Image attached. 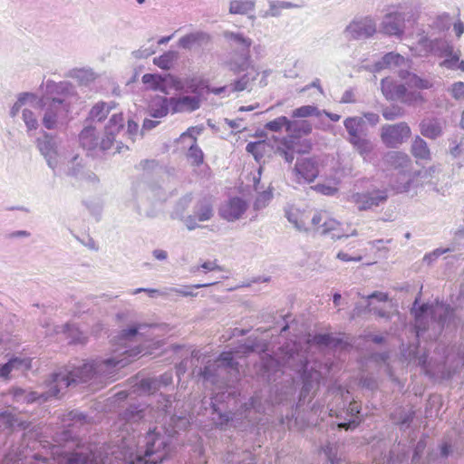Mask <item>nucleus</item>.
<instances>
[{
    "instance_id": "f257e3e1",
    "label": "nucleus",
    "mask_w": 464,
    "mask_h": 464,
    "mask_svg": "<svg viewBox=\"0 0 464 464\" xmlns=\"http://www.w3.org/2000/svg\"><path fill=\"white\" fill-rule=\"evenodd\" d=\"M152 324H138L122 329L113 341L123 346L124 350L120 357L93 361L95 382H112L117 380L119 371L130 362V357H135L141 353L140 346L131 347V344L143 342Z\"/></svg>"
},
{
    "instance_id": "f03ea898",
    "label": "nucleus",
    "mask_w": 464,
    "mask_h": 464,
    "mask_svg": "<svg viewBox=\"0 0 464 464\" xmlns=\"http://www.w3.org/2000/svg\"><path fill=\"white\" fill-rule=\"evenodd\" d=\"M47 89L56 96L44 102L43 125L47 130H56L66 123L72 108L79 101L74 86L67 82H47Z\"/></svg>"
},
{
    "instance_id": "7ed1b4c3",
    "label": "nucleus",
    "mask_w": 464,
    "mask_h": 464,
    "mask_svg": "<svg viewBox=\"0 0 464 464\" xmlns=\"http://www.w3.org/2000/svg\"><path fill=\"white\" fill-rule=\"evenodd\" d=\"M171 401L169 396H161L159 401L157 410L150 406L130 405L123 412L120 414L121 420L126 423H136L140 420L151 421L155 420L156 422H167V418L169 417V426H171L170 432H176L178 430L183 429L188 423V420L184 417H176L170 415Z\"/></svg>"
},
{
    "instance_id": "20e7f679",
    "label": "nucleus",
    "mask_w": 464,
    "mask_h": 464,
    "mask_svg": "<svg viewBox=\"0 0 464 464\" xmlns=\"http://www.w3.org/2000/svg\"><path fill=\"white\" fill-rule=\"evenodd\" d=\"M53 440L56 444L51 448L53 458L61 457V461L66 464H102L92 450L79 446L71 430L56 433Z\"/></svg>"
},
{
    "instance_id": "39448f33",
    "label": "nucleus",
    "mask_w": 464,
    "mask_h": 464,
    "mask_svg": "<svg viewBox=\"0 0 464 464\" xmlns=\"http://www.w3.org/2000/svg\"><path fill=\"white\" fill-rule=\"evenodd\" d=\"M157 429H150L144 437L145 450L130 452L123 464H158L163 461L167 456L165 450L169 439L161 435Z\"/></svg>"
},
{
    "instance_id": "423d86ee",
    "label": "nucleus",
    "mask_w": 464,
    "mask_h": 464,
    "mask_svg": "<svg viewBox=\"0 0 464 464\" xmlns=\"http://www.w3.org/2000/svg\"><path fill=\"white\" fill-rule=\"evenodd\" d=\"M52 377L53 382L57 388H60V392L72 384L83 383L92 380L95 382L93 361L70 365L63 372L52 374Z\"/></svg>"
},
{
    "instance_id": "0eeeda50",
    "label": "nucleus",
    "mask_w": 464,
    "mask_h": 464,
    "mask_svg": "<svg viewBox=\"0 0 464 464\" xmlns=\"http://www.w3.org/2000/svg\"><path fill=\"white\" fill-rule=\"evenodd\" d=\"M237 362H235L231 352H223L214 362H208L199 374L205 382L213 385L225 383L224 374L228 372H238Z\"/></svg>"
},
{
    "instance_id": "6e6552de",
    "label": "nucleus",
    "mask_w": 464,
    "mask_h": 464,
    "mask_svg": "<svg viewBox=\"0 0 464 464\" xmlns=\"http://www.w3.org/2000/svg\"><path fill=\"white\" fill-rule=\"evenodd\" d=\"M419 44L435 56L443 58L439 63L440 67L448 70H456L461 53L459 50H456L450 42L441 38L431 40L427 36H422L419 40Z\"/></svg>"
},
{
    "instance_id": "1a4fd4ad",
    "label": "nucleus",
    "mask_w": 464,
    "mask_h": 464,
    "mask_svg": "<svg viewBox=\"0 0 464 464\" xmlns=\"http://www.w3.org/2000/svg\"><path fill=\"white\" fill-rule=\"evenodd\" d=\"M208 90V82L198 84V90L195 92L189 89L187 93L191 95H182L179 97H170L171 112L182 113L192 112L198 110L204 99V91Z\"/></svg>"
},
{
    "instance_id": "9d476101",
    "label": "nucleus",
    "mask_w": 464,
    "mask_h": 464,
    "mask_svg": "<svg viewBox=\"0 0 464 464\" xmlns=\"http://www.w3.org/2000/svg\"><path fill=\"white\" fill-rule=\"evenodd\" d=\"M311 218V224L321 234H332L333 239H341L350 236H356L357 231L353 229L350 234H344L340 229V224L335 219L329 218L325 211H314Z\"/></svg>"
},
{
    "instance_id": "9b49d317",
    "label": "nucleus",
    "mask_w": 464,
    "mask_h": 464,
    "mask_svg": "<svg viewBox=\"0 0 464 464\" xmlns=\"http://www.w3.org/2000/svg\"><path fill=\"white\" fill-rule=\"evenodd\" d=\"M411 136V128L406 122L386 124L382 127L381 139L388 148H398Z\"/></svg>"
},
{
    "instance_id": "f8f14e48",
    "label": "nucleus",
    "mask_w": 464,
    "mask_h": 464,
    "mask_svg": "<svg viewBox=\"0 0 464 464\" xmlns=\"http://www.w3.org/2000/svg\"><path fill=\"white\" fill-rule=\"evenodd\" d=\"M376 31V21L370 15L354 18L345 29L348 36L354 40L370 38Z\"/></svg>"
},
{
    "instance_id": "ddd939ff",
    "label": "nucleus",
    "mask_w": 464,
    "mask_h": 464,
    "mask_svg": "<svg viewBox=\"0 0 464 464\" xmlns=\"http://www.w3.org/2000/svg\"><path fill=\"white\" fill-rule=\"evenodd\" d=\"M386 161L390 163L395 169H402L400 174L401 182L393 185L394 189L398 193L406 192L411 187V176L407 173L404 169L410 164V158L407 154L400 151H391L386 155Z\"/></svg>"
},
{
    "instance_id": "4468645a",
    "label": "nucleus",
    "mask_w": 464,
    "mask_h": 464,
    "mask_svg": "<svg viewBox=\"0 0 464 464\" xmlns=\"http://www.w3.org/2000/svg\"><path fill=\"white\" fill-rule=\"evenodd\" d=\"M48 391L44 392H26L23 389L17 388L14 390L13 395L16 401H25L32 403L34 401L44 402L51 398L59 396L60 388H57L55 383L53 382V377L47 381Z\"/></svg>"
},
{
    "instance_id": "2eb2a0df",
    "label": "nucleus",
    "mask_w": 464,
    "mask_h": 464,
    "mask_svg": "<svg viewBox=\"0 0 464 464\" xmlns=\"http://www.w3.org/2000/svg\"><path fill=\"white\" fill-rule=\"evenodd\" d=\"M214 215L213 205L209 198L199 199L193 208V214L184 218V223L188 230L198 227V221L204 222L212 218Z\"/></svg>"
},
{
    "instance_id": "dca6fc26",
    "label": "nucleus",
    "mask_w": 464,
    "mask_h": 464,
    "mask_svg": "<svg viewBox=\"0 0 464 464\" xmlns=\"http://www.w3.org/2000/svg\"><path fill=\"white\" fill-rule=\"evenodd\" d=\"M387 199V191L378 189L365 193H353L350 200L357 206L359 210H368L385 203Z\"/></svg>"
},
{
    "instance_id": "f3484780",
    "label": "nucleus",
    "mask_w": 464,
    "mask_h": 464,
    "mask_svg": "<svg viewBox=\"0 0 464 464\" xmlns=\"http://www.w3.org/2000/svg\"><path fill=\"white\" fill-rule=\"evenodd\" d=\"M37 147L48 166L54 170L58 166V151L54 137L44 132L42 138L37 139Z\"/></svg>"
},
{
    "instance_id": "a211bd4d",
    "label": "nucleus",
    "mask_w": 464,
    "mask_h": 464,
    "mask_svg": "<svg viewBox=\"0 0 464 464\" xmlns=\"http://www.w3.org/2000/svg\"><path fill=\"white\" fill-rule=\"evenodd\" d=\"M123 125L124 119L121 113H115L110 118L101 140V150L106 151L112 147L116 133L123 128Z\"/></svg>"
},
{
    "instance_id": "6ab92c4d",
    "label": "nucleus",
    "mask_w": 464,
    "mask_h": 464,
    "mask_svg": "<svg viewBox=\"0 0 464 464\" xmlns=\"http://www.w3.org/2000/svg\"><path fill=\"white\" fill-rule=\"evenodd\" d=\"M247 204L240 198H232L224 203L219 208V215L228 222L239 219L246 212Z\"/></svg>"
},
{
    "instance_id": "aec40b11",
    "label": "nucleus",
    "mask_w": 464,
    "mask_h": 464,
    "mask_svg": "<svg viewBox=\"0 0 464 464\" xmlns=\"http://www.w3.org/2000/svg\"><path fill=\"white\" fill-rule=\"evenodd\" d=\"M404 16L401 13L387 14L381 24V31L388 35L401 36L403 34Z\"/></svg>"
},
{
    "instance_id": "412c9836",
    "label": "nucleus",
    "mask_w": 464,
    "mask_h": 464,
    "mask_svg": "<svg viewBox=\"0 0 464 464\" xmlns=\"http://www.w3.org/2000/svg\"><path fill=\"white\" fill-rule=\"evenodd\" d=\"M211 42L209 34L203 31H195L180 37L178 44L185 50H192L201 48L208 45Z\"/></svg>"
},
{
    "instance_id": "4be33fe9",
    "label": "nucleus",
    "mask_w": 464,
    "mask_h": 464,
    "mask_svg": "<svg viewBox=\"0 0 464 464\" xmlns=\"http://www.w3.org/2000/svg\"><path fill=\"white\" fill-rule=\"evenodd\" d=\"M412 60L409 58H405L397 53H388L382 56V58L376 62L373 65L375 72H380L385 68H399V67H407L411 68Z\"/></svg>"
},
{
    "instance_id": "5701e85b",
    "label": "nucleus",
    "mask_w": 464,
    "mask_h": 464,
    "mask_svg": "<svg viewBox=\"0 0 464 464\" xmlns=\"http://www.w3.org/2000/svg\"><path fill=\"white\" fill-rule=\"evenodd\" d=\"M167 86L169 85L177 92H188L189 89L195 92L198 88V84L207 82L200 76H188L186 78H179L170 74L166 75Z\"/></svg>"
},
{
    "instance_id": "b1692460",
    "label": "nucleus",
    "mask_w": 464,
    "mask_h": 464,
    "mask_svg": "<svg viewBox=\"0 0 464 464\" xmlns=\"http://www.w3.org/2000/svg\"><path fill=\"white\" fill-rule=\"evenodd\" d=\"M67 175L80 181L97 183L98 177L91 170L86 169L78 156L72 158L67 171Z\"/></svg>"
},
{
    "instance_id": "393cba45",
    "label": "nucleus",
    "mask_w": 464,
    "mask_h": 464,
    "mask_svg": "<svg viewBox=\"0 0 464 464\" xmlns=\"http://www.w3.org/2000/svg\"><path fill=\"white\" fill-rule=\"evenodd\" d=\"M381 90L387 100L401 101L403 95L406 94V86L397 83L390 78H384L381 82Z\"/></svg>"
},
{
    "instance_id": "a878e982",
    "label": "nucleus",
    "mask_w": 464,
    "mask_h": 464,
    "mask_svg": "<svg viewBox=\"0 0 464 464\" xmlns=\"http://www.w3.org/2000/svg\"><path fill=\"white\" fill-rule=\"evenodd\" d=\"M303 379V387L300 392V401H304L305 398L310 394L311 392L314 391L319 383L321 379L320 372L316 370H308L305 368L302 374Z\"/></svg>"
},
{
    "instance_id": "bb28decb",
    "label": "nucleus",
    "mask_w": 464,
    "mask_h": 464,
    "mask_svg": "<svg viewBox=\"0 0 464 464\" xmlns=\"http://www.w3.org/2000/svg\"><path fill=\"white\" fill-rule=\"evenodd\" d=\"M448 154L459 169L464 166V136L455 135L449 139Z\"/></svg>"
},
{
    "instance_id": "cd10ccee",
    "label": "nucleus",
    "mask_w": 464,
    "mask_h": 464,
    "mask_svg": "<svg viewBox=\"0 0 464 464\" xmlns=\"http://www.w3.org/2000/svg\"><path fill=\"white\" fill-rule=\"evenodd\" d=\"M101 140L94 127L87 125L79 134L81 146L87 150H101Z\"/></svg>"
},
{
    "instance_id": "c85d7f7f",
    "label": "nucleus",
    "mask_w": 464,
    "mask_h": 464,
    "mask_svg": "<svg viewBox=\"0 0 464 464\" xmlns=\"http://www.w3.org/2000/svg\"><path fill=\"white\" fill-rule=\"evenodd\" d=\"M295 171L298 179H303L306 182H313L318 175V169L314 162L310 159L298 160L295 164Z\"/></svg>"
},
{
    "instance_id": "c756f323",
    "label": "nucleus",
    "mask_w": 464,
    "mask_h": 464,
    "mask_svg": "<svg viewBox=\"0 0 464 464\" xmlns=\"http://www.w3.org/2000/svg\"><path fill=\"white\" fill-rule=\"evenodd\" d=\"M343 126L348 133V141L367 134L365 121L362 117H348L343 121Z\"/></svg>"
},
{
    "instance_id": "7c9ffc66",
    "label": "nucleus",
    "mask_w": 464,
    "mask_h": 464,
    "mask_svg": "<svg viewBox=\"0 0 464 464\" xmlns=\"http://www.w3.org/2000/svg\"><path fill=\"white\" fill-rule=\"evenodd\" d=\"M420 131L422 136L436 140L443 134V124L438 119H424L420 122Z\"/></svg>"
},
{
    "instance_id": "2f4dec72",
    "label": "nucleus",
    "mask_w": 464,
    "mask_h": 464,
    "mask_svg": "<svg viewBox=\"0 0 464 464\" xmlns=\"http://www.w3.org/2000/svg\"><path fill=\"white\" fill-rule=\"evenodd\" d=\"M171 111L170 98L157 96L149 106V113L152 118L160 119L168 115Z\"/></svg>"
},
{
    "instance_id": "473e14b6",
    "label": "nucleus",
    "mask_w": 464,
    "mask_h": 464,
    "mask_svg": "<svg viewBox=\"0 0 464 464\" xmlns=\"http://www.w3.org/2000/svg\"><path fill=\"white\" fill-rule=\"evenodd\" d=\"M285 217L297 230L306 231L308 229L306 223L310 218V213H306L305 211H301L296 208L290 207L285 209Z\"/></svg>"
},
{
    "instance_id": "72a5a7b5",
    "label": "nucleus",
    "mask_w": 464,
    "mask_h": 464,
    "mask_svg": "<svg viewBox=\"0 0 464 464\" xmlns=\"http://www.w3.org/2000/svg\"><path fill=\"white\" fill-rule=\"evenodd\" d=\"M223 36L231 45L239 48L241 53H249V48L252 45V40L244 34L239 32L225 31L223 33Z\"/></svg>"
},
{
    "instance_id": "f704fd0d",
    "label": "nucleus",
    "mask_w": 464,
    "mask_h": 464,
    "mask_svg": "<svg viewBox=\"0 0 464 464\" xmlns=\"http://www.w3.org/2000/svg\"><path fill=\"white\" fill-rule=\"evenodd\" d=\"M53 333L63 334L66 339H69L70 343H84L87 337L76 326L71 324L56 325L53 326Z\"/></svg>"
},
{
    "instance_id": "c9c22d12",
    "label": "nucleus",
    "mask_w": 464,
    "mask_h": 464,
    "mask_svg": "<svg viewBox=\"0 0 464 464\" xmlns=\"http://www.w3.org/2000/svg\"><path fill=\"white\" fill-rule=\"evenodd\" d=\"M280 371L279 362L270 355H264L261 359V375L267 382L276 381V375Z\"/></svg>"
},
{
    "instance_id": "e433bc0d",
    "label": "nucleus",
    "mask_w": 464,
    "mask_h": 464,
    "mask_svg": "<svg viewBox=\"0 0 464 464\" xmlns=\"http://www.w3.org/2000/svg\"><path fill=\"white\" fill-rule=\"evenodd\" d=\"M411 152L417 160H431V152L428 143L420 136H416L411 146Z\"/></svg>"
},
{
    "instance_id": "4c0bfd02",
    "label": "nucleus",
    "mask_w": 464,
    "mask_h": 464,
    "mask_svg": "<svg viewBox=\"0 0 464 464\" xmlns=\"http://www.w3.org/2000/svg\"><path fill=\"white\" fill-rule=\"evenodd\" d=\"M192 129H188L186 132L182 133L181 139L189 137L192 140V143L189 146L187 157L190 163L194 166H199L203 163L204 154L201 149L196 144V138L191 134Z\"/></svg>"
},
{
    "instance_id": "58836bf2",
    "label": "nucleus",
    "mask_w": 464,
    "mask_h": 464,
    "mask_svg": "<svg viewBox=\"0 0 464 464\" xmlns=\"http://www.w3.org/2000/svg\"><path fill=\"white\" fill-rule=\"evenodd\" d=\"M115 107V102H99L92 106L89 112L88 121H102L109 115L111 111Z\"/></svg>"
},
{
    "instance_id": "ea45409f",
    "label": "nucleus",
    "mask_w": 464,
    "mask_h": 464,
    "mask_svg": "<svg viewBox=\"0 0 464 464\" xmlns=\"http://www.w3.org/2000/svg\"><path fill=\"white\" fill-rule=\"evenodd\" d=\"M141 81L144 84L148 85L152 91H159L164 94H168L167 79L166 76L162 77L156 73H145Z\"/></svg>"
},
{
    "instance_id": "a19ab883",
    "label": "nucleus",
    "mask_w": 464,
    "mask_h": 464,
    "mask_svg": "<svg viewBox=\"0 0 464 464\" xmlns=\"http://www.w3.org/2000/svg\"><path fill=\"white\" fill-rule=\"evenodd\" d=\"M297 122L288 120L285 116H280L266 123L265 129L273 132H279L283 128L287 132H295Z\"/></svg>"
},
{
    "instance_id": "79ce46f5",
    "label": "nucleus",
    "mask_w": 464,
    "mask_h": 464,
    "mask_svg": "<svg viewBox=\"0 0 464 464\" xmlns=\"http://www.w3.org/2000/svg\"><path fill=\"white\" fill-rule=\"evenodd\" d=\"M255 6V0H231L229 13L232 14H247L249 12L254 11Z\"/></svg>"
},
{
    "instance_id": "37998d69",
    "label": "nucleus",
    "mask_w": 464,
    "mask_h": 464,
    "mask_svg": "<svg viewBox=\"0 0 464 464\" xmlns=\"http://www.w3.org/2000/svg\"><path fill=\"white\" fill-rule=\"evenodd\" d=\"M349 143L363 158L367 157L373 149V144L371 140L367 138V134L350 140Z\"/></svg>"
},
{
    "instance_id": "c03bdc74",
    "label": "nucleus",
    "mask_w": 464,
    "mask_h": 464,
    "mask_svg": "<svg viewBox=\"0 0 464 464\" xmlns=\"http://www.w3.org/2000/svg\"><path fill=\"white\" fill-rule=\"evenodd\" d=\"M160 389V387L158 385L156 378L148 377L141 379L136 383L134 392H137L140 394H152Z\"/></svg>"
},
{
    "instance_id": "a18cd8bd",
    "label": "nucleus",
    "mask_w": 464,
    "mask_h": 464,
    "mask_svg": "<svg viewBox=\"0 0 464 464\" xmlns=\"http://www.w3.org/2000/svg\"><path fill=\"white\" fill-rule=\"evenodd\" d=\"M417 304L418 300L416 299L413 304L412 310L415 311V329H416V334L418 337L421 336L423 333L426 331V327L423 324L424 315L427 314L428 310L430 309L429 305L427 304H421L417 309Z\"/></svg>"
},
{
    "instance_id": "49530a36",
    "label": "nucleus",
    "mask_w": 464,
    "mask_h": 464,
    "mask_svg": "<svg viewBox=\"0 0 464 464\" xmlns=\"http://www.w3.org/2000/svg\"><path fill=\"white\" fill-rule=\"evenodd\" d=\"M258 72L253 69L252 72H248L244 74L240 79L235 81L233 83L229 84V92H241L246 90L251 82L255 81Z\"/></svg>"
},
{
    "instance_id": "de8ad7c7",
    "label": "nucleus",
    "mask_w": 464,
    "mask_h": 464,
    "mask_svg": "<svg viewBox=\"0 0 464 464\" xmlns=\"http://www.w3.org/2000/svg\"><path fill=\"white\" fill-rule=\"evenodd\" d=\"M249 54L246 53H240V55L231 58L227 65L230 71L235 73H239L248 67Z\"/></svg>"
},
{
    "instance_id": "09e8293b",
    "label": "nucleus",
    "mask_w": 464,
    "mask_h": 464,
    "mask_svg": "<svg viewBox=\"0 0 464 464\" xmlns=\"http://www.w3.org/2000/svg\"><path fill=\"white\" fill-rule=\"evenodd\" d=\"M70 76L78 81L82 85H87L94 81L95 72L90 68H76L70 72Z\"/></svg>"
},
{
    "instance_id": "8fccbe9b",
    "label": "nucleus",
    "mask_w": 464,
    "mask_h": 464,
    "mask_svg": "<svg viewBox=\"0 0 464 464\" xmlns=\"http://www.w3.org/2000/svg\"><path fill=\"white\" fill-rule=\"evenodd\" d=\"M179 58L176 51H168L159 57L153 59V63L163 70H169L172 67L174 62Z\"/></svg>"
},
{
    "instance_id": "3c124183",
    "label": "nucleus",
    "mask_w": 464,
    "mask_h": 464,
    "mask_svg": "<svg viewBox=\"0 0 464 464\" xmlns=\"http://www.w3.org/2000/svg\"><path fill=\"white\" fill-rule=\"evenodd\" d=\"M414 417V411L412 410L400 409L392 414V420L394 423L400 425L402 429L408 428L410 423L412 421Z\"/></svg>"
},
{
    "instance_id": "603ef678",
    "label": "nucleus",
    "mask_w": 464,
    "mask_h": 464,
    "mask_svg": "<svg viewBox=\"0 0 464 464\" xmlns=\"http://www.w3.org/2000/svg\"><path fill=\"white\" fill-rule=\"evenodd\" d=\"M192 201V195L191 194H186L182 198L179 199V201L176 204V207L171 214V217L173 218H180L184 220V212L188 208Z\"/></svg>"
},
{
    "instance_id": "864d4df0",
    "label": "nucleus",
    "mask_w": 464,
    "mask_h": 464,
    "mask_svg": "<svg viewBox=\"0 0 464 464\" xmlns=\"http://www.w3.org/2000/svg\"><path fill=\"white\" fill-rule=\"evenodd\" d=\"M276 152L288 163H291L295 159V153L292 149L291 141L286 138H284L281 140V146L277 148Z\"/></svg>"
},
{
    "instance_id": "5fc2aeb1",
    "label": "nucleus",
    "mask_w": 464,
    "mask_h": 464,
    "mask_svg": "<svg viewBox=\"0 0 464 464\" xmlns=\"http://www.w3.org/2000/svg\"><path fill=\"white\" fill-rule=\"evenodd\" d=\"M322 112L318 110L316 106L313 105H304L299 108H296L293 111L292 116L294 118H305L309 116H317L319 117Z\"/></svg>"
},
{
    "instance_id": "6e6d98bb",
    "label": "nucleus",
    "mask_w": 464,
    "mask_h": 464,
    "mask_svg": "<svg viewBox=\"0 0 464 464\" xmlns=\"http://www.w3.org/2000/svg\"><path fill=\"white\" fill-rule=\"evenodd\" d=\"M430 27L439 33L445 32L450 27V16L448 14L438 15L430 24Z\"/></svg>"
},
{
    "instance_id": "4d7b16f0",
    "label": "nucleus",
    "mask_w": 464,
    "mask_h": 464,
    "mask_svg": "<svg viewBox=\"0 0 464 464\" xmlns=\"http://www.w3.org/2000/svg\"><path fill=\"white\" fill-rule=\"evenodd\" d=\"M85 420L86 416L83 413L78 411H72L64 416L63 421L64 425L74 426L76 424H82Z\"/></svg>"
},
{
    "instance_id": "13d9d810",
    "label": "nucleus",
    "mask_w": 464,
    "mask_h": 464,
    "mask_svg": "<svg viewBox=\"0 0 464 464\" xmlns=\"http://www.w3.org/2000/svg\"><path fill=\"white\" fill-rule=\"evenodd\" d=\"M324 452L331 464H341L342 458L338 454V446L336 444H327L324 448Z\"/></svg>"
},
{
    "instance_id": "bf43d9fd",
    "label": "nucleus",
    "mask_w": 464,
    "mask_h": 464,
    "mask_svg": "<svg viewBox=\"0 0 464 464\" xmlns=\"http://www.w3.org/2000/svg\"><path fill=\"white\" fill-rule=\"evenodd\" d=\"M410 87H414L419 90H429L433 88L434 83L431 80L427 78H421L417 74L411 76V82Z\"/></svg>"
},
{
    "instance_id": "052dcab7",
    "label": "nucleus",
    "mask_w": 464,
    "mask_h": 464,
    "mask_svg": "<svg viewBox=\"0 0 464 464\" xmlns=\"http://www.w3.org/2000/svg\"><path fill=\"white\" fill-rule=\"evenodd\" d=\"M266 142L265 141H255L247 143L246 147V150L248 153H251L256 160L263 157V152L265 150Z\"/></svg>"
},
{
    "instance_id": "680f3d73",
    "label": "nucleus",
    "mask_w": 464,
    "mask_h": 464,
    "mask_svg": "<svg viewBox=\"0 0 464 464\" xmlns=\"http://www.w3.org/2000/svg\"><path fill=\"white\" fill-rule=\"evenodd\" d=\"M314 342L319 345H334L336 346L339 343H341V340L338 338L334 337L332 334H316L314 338Z\"/></svg>"
},
{
    "instance_id": "e2e57ef3",
    "label": "nucleus",
    "mask_w": 464,
    "mask_h": 464,
    "mask_svg": "<svg viewBox=\"0 0 464 464\" xmlns=\"http://www.w3.org/2000/svg\"><path fill=\"white\" fill-rule=\"evenodd\" d=\"M246 410L253 409L256 412L262 413L265 412L266 406L262 402L261 396L259 393H255L249 400L247 403H246Z\"/></svg>"
},
{
    "instance_id": "0e129e2a",
    "label": "nucleus",
    "mask_w": 464,
    "mask_h": 464,
    "mask_svg": "<svg viewBox=\"0 0 464 464\" xmlns=\"http://www.w3.org/2000/svg\"><path fill=\"white\" fill-rule=\"evenodd\" d=\"M401 102L407 105H412L418 102H423L424 98L420 92L416 91H408L406 88V94L403 95Z\"/></svg>"
},
{
    "instance_id": "69168bd1",
    "label": "nucleus",
    "mask_w": 464,
    "mask_h": 464,
    "mask_svg": "<svg viewBox=\"0 0 464 464\" xmlns=\"http://www.w3.org/2000/svg\"><path fill=\"white\" fill-rule=\"evenodd\" d=\"M403 115V110L399 106L386 107L382 110V116L387 121H394Z\"/></svg>"
},
{
    "instance_id": "338daca9",
    "label": "nucleus",
    "mask_w": 464,
    "mask_h": 464,
    "mask_svg": "<svg viewBox=\"0 0 464 464\" xmlns=\"http://www.w3.org/2000/svg\"><path fill=\"white\" fill-rule=\"evenodd\" d=\"M23 120L28 129V130H36L38 127V121L34 113L27 109L23 111Z\"/></svg>"
},
{
    "instance_id": "774afa93",
    "label": "nucleus",
    "mask_w": 464,
    "mask_h": 464,
    "mask_svg": "<svg viewBox=\"0 0 464 464\" xmlns=\"http://www.w3.org/2000/svg\"><path fill=\"white\" fill-rule=\"evenodd\" d=\"M450 95L457 101L464 99V82H456L448 89Z\"/></svg>"
}]
</instances>
